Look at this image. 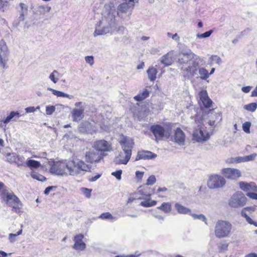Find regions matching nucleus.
Listing matches in <instances>:
<instances>
[{"instance_id":"obj_23","label":"nucleus","mask_w":257,"mask_h":257,"mask_svg":"<svg viewBox=\"0 0 257 257\" xmlns=\"http://www.w3.org/2000/svg\"><path fill=\"white\" fill-rule=\"evenodd\" d=\"M174 207L177 210V212L181 214H188L190 215L191 214V210L179 203H176Z\"/></svg>"},{"instance_id":"obj_24","label":"nucleus","mask_w":257,"mask_h":257,"mask_svg":"<svg viewBox=\"0 0 257 257\" xmlns=\"http://www.w3.org/2000/svg\"><path fill=\"white\" fill-rule=\"evenodd\" d=\"M21 115L18 111H11L9 115L3 120V122L5 124L8 123L11 121H17V118H19Z\"/></svg>"},{"instance_id":"obj_21","label":"nucleus","mask_w":257,"mask_h":257,"mask_svg":"<svg viewBox=\"0 0 257 257\" xmlns=\"http://www.w3.org/2000/svg\"><path fill=\"white\" fill-rule=\"evenodd\" d=\"M4 200L6 201L7 204L9 206L13 204H19V199L13 193H7L4 197Z\"/></svg>"},{"instance_id":"obj_56","label":"nucleus","mask_w":257,"mask_h":257,"mask_svg":"<svg viewBox=\"0 0 257 257\" xmlns=\"http://www.w3.org/2000/svg\"><path fill=\"white\" fill-rule=\"evenodd\" d=\"M246 211H248L249 212H252L255 211V207L254 206H250L246 207L243 208L241 211L245 212Z\"/></svg>"},{"instance_id":"obj_46","label":"nucleus","mask_w":257,"mask_h":257,"mask_svg":"<svg viewBox=\"0 0 257 257\" xmlns=\"http://www.w3.org/2000/svg\"><path fill=\"white\" fill-rule=\"evenodd\" d=\"M213 32V30H211L208 31H207L203 34H198L197 35V37L198 38H204L209 37Z\"/></svg>"},{"instance_id":"obj_49","label":"nucleus","mask_w":257,"mask_h":257,"mask_svg":"<svg viewBox=\"0 0 257 257\" xmlns=\"http://www.w3.org/2000/svg\"><path fill=\"white\" fill-rule=\"evenodd\" d=\"M122 170H119L115 172H113L111 175L114 176L117 180H120L121 179Z\"/></svg>"},{"instance_id":"obj_37","label":"nucleus","mask_w":257,"mask_h":257,"mask_svg":"<svg viewBox=\"0 0 257 257\" xmlns=\"http://www.w3.org/2000/svg\"><path fill=\"white\" fill-rule=\"evenodd\" d=\"M31 176L33 179L41 182H44L46 180V178L44 176L35 172H32L31 174Z\"/></svg>"},{"instance_id":"obj_28","label":"nucleus","mask_w":257,"mask_h":257,"mask_svg":"<svg viewBox=\"0 0 257 257\" xmlns=\"http://www.w3.org/2000/svg\"><path fill=\"white\" fill-rule=\"evenodd\" d=\"M157 70L153 67L149 68L147 71L148 75V78L151 81H154L156 79V75L157 74Z\"/></svg>"},{"instance_id":"obj_11","label":"nucleus","mask_w":257,"mask_h":257,"mask_svg":"<svg viewBox=\"0 0 257 257\" xmlns=\"http://www.w3.org/2000/svg\"><path fill=\"white\" fill-rule=\"evenodd\" d=\"M226 183L225 179L218 175H211L208 181L207 185L211 189L222 188Z\"/></svg>"},{"instance_id":"obj_60","label":"nucleus","mask_w":257,"mask_h":257,"mask_svg":"<svg viewBox=\"0 0 257 257\" xmlns=\"http://www.w3.org/2000/svg\"><path fill=\"white\" fill-rule=\"evenodd\" d=\"M241 162H245V157H236V163H239Z\"/></svg>"},{"instance_id":"obj_20","label":"nucleus","mask_w":257,"mask_h":257,"mask_svg":"<svg viewBox=\"0 0 257 257\" xmlns=\"http://www.w3.org/2000/svg\"><path fill=\"white\" fill-rule=\"evenodd\" d=\"M239 188L244 192H257V186L252 182L247 183L241 181L239 183Z\"/></svg>"},{"instance_id":"obj_58","label":"nucleus","mask_w":257,"mask_h":257,"mask_svg":"<svg viewBox=\"0 0 257 257\" xmlns=\"http://www.w3.org/2000/svg\"><path fill=\"white\" fill-rule=\"evenodd\" d=\"M246 196L252 199L257 200V193L247 192Z\"/></svg>"},{"instance_id":"obj_25","label":"nucleus","mask_w":257,"mask_h":257,"mask_svg":"<svg viewBox=\"0 0 257 257\" xmlns=\"http://www.w3.org/2000/svg\"><path fill=\"white\" fill-rule=\"evenodd\" d=\"M2 52L0 53V68H2L4 69L7 61L6 59V52L7 50V47L5 45H4L1 47Z\"/></svg>"},{"instance_id":"obj_63","label":"nucleus","mask_w":257,"mask_h":257,"mask_svg":"<svg viewBox=\"0 0 257 257\" xmlns=\"http://www.w3.org/2000/svg\"><path fill=\"white\" fill-rule=\"evenodd\" d=\"M101 176V175L97 174L94 177L89 178V181L90 182H94L98 179Z\"/></svg>"},{"instance_id":"obj_38","label":"nucleus","mask_w":257,"mask_h":257,"mask_svg":"<svg viewBox=\"0 0 257 257\" xmlns=\"http://www.w3.org/2000/svg\"><path fill=\"white\" fill-rule=\"evenodd\" d=\"M241 215L242 217L245 218L246 221L250 224H252L254 225L255 226H257V222L253 221L251 218L249 217L246 213L244 211H241Z\"/></svg>"},{"instance_id":"obj_33","label":"nucleus","mask_w":257,"mask_h":257,"mask_svg":"<svg viewBox=\"0 0 257 257\" xmlns=\"http://www.w3.org/2000/svg\"><path fill=\"white\" fill-rule=\"evenodd\" d=\"M51 10V7L45 5L39 6L37 7V11L40 15H44L46 13L49 12Z\"/></svg>"},{"instance_id":"obj_48","label":"nucleus","mask_w":257,"mask_h":257,"mask_svg":"<svg viewBox=\"0 0 257 257\" xmlns=\"http://www.w3.org/2000/svg\"><path fill=\"white\" fill-rule=\"evenodd\" d=\"M156 182V179L154 175H152L147 179L146 184L148 185H152Z\"/></svg>"},{"instance_id":"obj_34","label":"nucleus","mask_w":257,"mask_h":257,"mask_svg":"<svg viewBox=\"0 0 257 257\" xmlns=\"http://www.w3.org/2000/svg\"><path fill=\"white\" fill-rule=\"evenodd\" d=\"M17 155V154L15 153H8L6 154V161L11 164L15 163V162H16Z\"/></svg>"},{"instance_id":"obj_5","label":"nucleus","mask_w":257,"mask_h":257,"mask_svg":"<svg viewBox=\"0 0 257 257\" xmlns=\"http://www.w3.org/2000/svg\"><path fill=\"white\" fill-rule=\"evenodd\" d=\"M232 228L231 223L228 221L219 220L215 226V235L219 238L226 237L229 236Z\"/></svg>"},{"instance_id":"obj_27","label":"nucleus","mask_w":257,"mask_h":257,"mask_svg":"<svg viewBox=\"0 0 257 257\" xmlns=\"http://www.w3.org/2000/svg\"><path fill=\"white\" fill-rule=\"evenodd\" d=\"M47 89L51 91L53 95H56L57 97H66L70 99H71L74 97L73 95H69L62 91L56 90L50 87H48Z\"/></svg>"},{"instance_id":"obj_14","label":"nucleus","mask_w":257,"mask_h":257,"mask_svg":"<svg viewBox=\"0 0 257 257\" xmlns=\"http://www.w3.org/2000/svg\"><path fill=\"white\" fill-rule=\"evenodd\" d=\"M82 104V102H77L75 103V106L78 107L79 108H74L71 111L72 118L74 121L78 122L84 117V107L81 105Z\"/></svg>"},{"instance_id":"obj_26","label":"nucleus","mask_w":257,"mask_h":257,"mask_svg":"<svg viewBox=\"0 0 257 257\" xmlns=\"http://www.w3.org/2000/svg\"><path fill=\"white\" fill-rule=\"evenodd\" d=\"M161 62L166 66H169L172 65L173 59L171 52L167 53L166 54L163 56L161 59Z\"/></svg>"},{"instance_id":"obj_45","label":"nucleus","mask_w":257,"mask_h":257,"mask_svg":"<svg viewBox=\"0 0 257 257\" xmlns=\"http://www.w3.org/2000/svg\"><path fill=\"white\" fill-rule=\"evenodd\" d=\"M210 60L212 62H214L219 65H220L222 63L221 59L217 55L211 56V57L210 58Z\"/></svg>"},{"instance_id":"obj_35","label":"nucleus","mask_w":257,"mask_h":257,"mask_svg":"<svg viewBox=\"0 0 257 257\" xmlns=\"http://www.w3.org/2000/svg\"><path fill=\"white\" fill-rule=\"evenodd\" d=\"M157 204V201L155 200H151L148 199L142 201L140 203V205L143 207H149L155 206Z\"/></svg>"},{"instance_id":"obj_15","label":"nucleus","mask_w":257,"mask_h":257,"mask_svg":"<svg viewBox=\"0 0 257 257\" xmlns=\"http://www.w3.org/2000/svg\"><path fill=\"white\" fill-rule=\"evenodd\" d=\"M222 174L226 178L236 180L241 176L240 171L235 168H224L221 170Z\"/></svg>"},{"instance_id":"obj_30","label":"nucleus","mask_w":257,"mask_h":257,"mask_svg":"<svg viewBox=\"0 0 257 257\" xmlns=\"http://www.w3.org/2000/svg\"><path fill=\"white\" fill-rule=\"evenodd\" d=\"M27 166L31 169H37L41 166L40 162L34 160L29 159L26 162Z\"/></svg>"},{"instance_id":"obj_40","label":"nucleus","mask_w":257,"mask_h":257,"mask_svg":"<svg viewBox=\"0 0 257 257\" xmlns=\"http://www.w3.org/2000/svg\"><path fill=\"white\" fill-rule=\"evenodd\" d=\"M99 218L103 220H113L115 218L109 212H105L101 214L99 216Z\"/></svg>"},{"instance_id":"obj_44","label":"nucleus","mask_w":257,"mask_h":257,"mask_svg":"<svg viewBox=\"0 0 257 257\" xmlns=\"http://www.w3.org/2000/svg\"><path fill=\"white\" fill-rule=\"evenodd\" d=\"M21 8L20 13L24 15H27L28 12V7L25 4L21 3L19 4Z\"/></svg>"},{"instance_id":"obj_17","label":"nucleus","mask_w":257,"mask_h":257,"mask_svg":"<svg viewBox=\"0 0 257 257\" xmlns=\"http://www.w3.org/2000/svg\"><path fill=\"white\" fill-rule=\"evenodd\" d=\"M184 133L179 127L175 131L174 135L172 137V141L180 146L184 145L185 141Z\"/></svg>"},{"instance_id":"obj_41","label":"nucleus","mask_w":257,"mask_h":257,"mask_svg":"<svg viewBox=\"0 0 257 257\" xmlns=\"http://www.w3.org/2000/svg\"><path fill=\"white\" fill-rule=\"evenodd\" d=\"M256 107L257 104L255 102L250 103L244 106V109L251 112L254 111L256 110Z\"/></svg>"},{"instance_id":"obj_22","label":"nucleus","mask_w":257,"mask_h":257,"mask_svg":"<svg viewBox=\"0 0 257 257\" xmlns=\"http://www.w3.org/2000/svg\"><path fill=\"white\" fill-rule=\"evenodd\" d=\"M199 96L200 100L202 101L203 105L206 107L209 108L211 106L212 101L208 97L206 91H201L199 93Z\"/></svg>"},{"instance_id":"obj_61","label":"nucleus","mask_w":257,"mask_h":257,"mask_svg":"<svg viewBox=\"0 0 257 257\" xmlns=\"http://www.w3.org/2000/svg\"><path fill=\"white\" fill-rule=\"evenodd\" d=\"M251 87L250 86H244L241 88V90L244 93H248L251 90Z\"/></svg>"},{"instance_id":"obj_4","label":"nucleus","mask_w":257,"mask_h":257,"mask_svg":"<svg viewBox=\"0 0 257 257\" xmlns=\"http://www.w3.org/2000/svg\"><path fill=\"white\" fill-rule=\"evenodd\" d=\"M71 167L70 161L55 162L51 165L50 169V172L54 175L58 176L70 175V169Z\"/></svg>"},{"instance_id":"obj_18","label":"nucleus","mask_w":257,"mask_h":257,"mask_svg":"<svg viewBox=\"0 0 257 257\" xmlns=\"http://www.w3.org/2000/svg\"><path fill=\"white\" fill-rule=\"evenodd\" d=\"M157 155L151 151L142 150L138 152L137 156L136 158V161L139 160H150L156 158Z\"/></svg>"},{"instance_id":"obj_53","label":"nucleus","mask_w":257,"mask_h":257,"mask_svg":"<svg viewBox=\"0 0 257 257\" xmlns=\"http://www.w3.org/2000/svg\"><path fill=\"white\" fill-rule=\"evenodd\" d=\"M25 15H24V14L20 13V16H19V17L18 18L19 22L18 23H14L13 24L14 26L15 27L17 28L18 27L20 21H24L25 20Z\"/></svg>"},{"instance_id":"obj_64","label":"nucleus","mask_w":257,"mask_h":257,"mask_svg":"<svg viewBox=\"0 0 257 257\" xmlns=\"http://www.w3.org/2000/svg\"><path fill=\"white\" fill-rule=\"evenodd\" d=\"M55 187L54 186H49L47 187L44 191L45 194L48 195L50 193V192L51 190H52Z\"/></svg>"},{"instance_id":"obj_51","label":"nucleus","mask_w":257,"mask_h":257,"mask_svg":"<svg viewBox=\"0 0 257 257\" xmlns=\"http://www.w3.org/2000/svg\"><path fill=\"white\" fill-rule=\"evenodd\" d=\"M55 110V107L54 106H47L46 109V112L47 114L51 115L52 114Z\"/></svg>"},{"instance_id":"obj_50","label":"nucleus","mask_w":257,"mask_h":257,"mask_svg":"<svg viewBox=\"0 0 257 257\" xmlns=\"http://www.w3.org/2000/svg\"><path fill=\"white\" fill-rule=\"evenodd\" d=\"M256 156H257V154L256 153H253L250 155L244 156L245 157V162L253 161L255 160Z\"/></svg>"},{"instance_id":"obj_57","label":"nucleus","mask_w":257,"mask_h":257,"mask_svg":"<svg viewBox=\"0 0 257 257\" xmlns=\"http://www.w3.org/2000/svg\"><path fill=\"white\" fill-rule=\"evenodd\" d=\"M82 190L83 191L84 194L88 198H89L91 195V190L89 189L83 188Z\"/></svg>"},{"instance_id":"obj_39","label":"nucleus","mask_w":257,"mask_h":257,"mask_svg":"<svg viewBox=\"0 0 257 257\" xmlns=\"http://www.w3.org/2000/svg\"><path fill=\"white\" fill-rule=\"evenodd\" d=\"M59 73L56 70H54L49 75V79L54 83H56L58 81L57 76Z\"/></svg>"},{"instance_id":"obj_42","label":"nucleus","mask_w":257,"mask_h":257,"mask_svg":"<svg viewBox=\"0 0 257 257\" xmlns=\"http://www.w3.org/2000/svg\"><path fill=\"white\" fill-rule=\"evenodd\" d=\"M22 229L17 232V233H10L9 235V239L12 243L15 242L16 240V237L19 235H21L22 233Z\"/></svg>"},{"instance_id":"obj_29","label":"nucleus","mask_w":257,"mask_h":257,"mask_svg":"<svg viewBox=\"0 0 257 257\" xmlns=\"http://www.w3.org/2000/svg\"><path fill=\"white\" fill-rule=\"evenodd\" d=\"M26 162L25 158L23 156L17 155L15 164L18 167H25L26 165Z\"/></svg>"},{"instance_id":"obj_13","label":"nucleus","mask_w":257,"mask_h":257,"mask_svg":"<svg viewBox=\"0 0 257 257\" xmlns=\"http://www.w3.org/2000/svg\"><path fill=\"white\" fill-rule=\"evenodd\" d=\"M103 158L102 155L93 148L86 152L85 155L86 161L92 164L100 162Z\"/></svg>"},{"instance_id":"obj_62","label":"nucleus","mask_w":257,"mask_h":257,"mask_svg":"<svg viewBox=\"0 0 257 257\" xmlns=\"http://www.w3.org/2000/svg\"><path fill=\"white\" fill-rule=\"evenodd\" d=\"M228 247V244L226 243L220 244L219 246V248L221 250H226Z\"/></svg>"},{"instance_id":"obj_9","label":"nucleus","mask_w":257,"mask_h":257,"mask_svg":"<svg viewBox=\"0 0 257 257\" xmlns=\"http://www.w3.org/2000/svg\"><path fill=\"white\" fill-rule=\"evenodd\" d=\"M150 130L155 137L157 142L162 140L164 137L168 139L171 134V128H168L166 130L160 124L152 125Z\"/></svg>"},{"instance_id":"obj_12","label":"nucleus","mask_w":257,"mask_h":257,"mask_svg":"<svg viewBox=\"0 0 257 257\" xmlns=\"http://www.w3.org/2000/svg\"><path fill=\"white\" fill-rule=\"evenodd\" d=\"M193 137L196 142L201 143L207 141L209 139L210 136L204 128L200 127L194 131Z\"/></svg>"},{"instance_id":"obj_47","label":"nucleus","mask_w":257,"mask_h":257,"mask_svg":"<svg viewBox=\"0 0 257 257\" xmlns=\"http://www.w3.org/2000/svg\"><path fill=\"white\" fill-rule=\"evenodd\" d=\"M251 126V123L249 121H246L243 123L242 124V129L244 132L246 133H250V127Z\"/></svg>"},{"instance_id":"obj_1","label":"nucleus","mask_w":257,"mask_h":257,"mask_svg":"<svg viewBox=\"0 0 257 257\" xmlns=\"http://www.w3.org/2000/svg\"><path fill=\"white\" fill-rule=\"evenodd\" d=\"M178 63L180 70L188 78L196 76L198 73L201 80H206L209 78L208 70L201 67L205 63L204 58L196 55L190 50L182 51L180 53Z\"/></svg>"},{"instance_id":"obj_7","label":"nucleus","mask_w":257,"mask_h":257,"mask_svg":"<svg viewBox=\"0 0 257 257\" xmlns=\"http://www.w3.org/2000/svg\"><path fill=\"white\" fill-rule=\"evenodd\" d=\"M247 198L240 191L235 192L230 198L228 204L230 207L234 208L243 207L246 203Z\"/></svg>"},{"instance_id":"obj_32","label":"nucleus","mask_w":257,"mask_h":257,"mask_svg":"<svg viewBox=\"0 0 257 257\" xmlns=\"http://www.w3.org/2000/svg\"><path fill=\"white\" fill-rule=\"evenodd\" d=\"M157 208L161 210L166 213H169L172 210L171 204L169 202H163L162 205L158 207Z\"/></svg>"},{"instance_id":"obj_59","label":"nucleus","mask_w":257,"mask_h":257,"mask_svg":"<svg viewBox=\"0 0 257 257\" xmlns=\"http://www.w3.org/2000/svg\"><path fill=\"white\" fill-rule=\"evenodd\" d=\"M144 175V172L141 171H137L136 172V178L138 179H142Z\"/></svg>"},{"instance_id":"obj_54","label":"nucleus","mask_w":257,"mask_h":257,"mask_svg":"<svg viewBox=\"0 0 257 257\" xmlns=\"http://www.w3.org/2000/svg\"><path fill=\"white\" fill-rule=\"evenodd\" d=\"M20 206H21V202H20L19 204H13V205H12V206H13L12 210L17 213L19 212L20 211V209L21 208Z\"/></svg>"},{"instance_id":"obj_55","label":"nucleus","mask_w":257,"mask_h":257,"mask_svg":"<svg viewBox=\"0 0 257 257\" xmlns=\"http://www.w3.org/2000/svg\"><path fill=\"white\" fill-rule=\"evenodd\" d=\"M39 106L35 108L34 106L28 107L25 108V111L27 113L34 112L37 109H39Z\"/></svg>"},{"instance_id":"obj_52","label":"nucleus","mask_w":257,"mask_h":257,"mask_svg":"<svg viewBox=\"0 0 257 257\" xmlns=\"http://www.w3.org/2000/svg\"><path fill=\"white\" fill-rule=\"evenodd\" d=\"M85 61L92 66L94 64V57L92 56H87L85 58Z\"/></svg>"},{"instance_id":"obj_10","label":"nucleus","mask_w":257,"mask_h":257,"mask_svg":"<svg viewBox=\"0 0 257 257\" xmlns=\"http://www.w3.org/2000/svg\"><path fill=\"white\" fill-rule=\"evenodd\" d=\"M92 148L98 152L103 157L112 151L111 144L104 140L95 141L93 143Z\"/></svg>"},{"instance_id":"obj_36","label":"nucleus","mask_w":257,"mask_h":257,"mask_svg":"<svg viewBox=\"0 0 257 257\" xmlns=\"http://www.w3.org/2000/svg\"><path fill=\"white\" fill-rule=\"evenodd\" d=\"M194 219H199L203 221L206 224H207V218L205 215L202 214H196L195 213H192L190 215Z\"/></svg>"},{"instance_id":"obj_16","label":"nucleus","mask_w":257,"mask_h":257,"mask_svg":"<svg viewBox=\"0 0 257 257\" xmlns=\"http://www.w3.org/2000/svg\"><path fill=\"white\" fill-rule=\"evenodd\" d=\"M84 235L82 234H79L74 237L73 240L74 244L73 248L76 250H84L85 249L86 245L83 241Z\"/></svg>"},{"instance_id":"obj_43","label":"nucleus","mask_w":257,"mask_h":257,"mask_svg":"<svg viewBox=\"0 0 257 257\" xmlns=\"http://www.w3.org/2000/svg\"><path fill=\"white\" fill-rule=\"evenodd\" d=\"M8 7V0H0V11L4 12Z\"/></svg>"},{"instance_id":"obj_6","label":"nucleus","mask_w":257,"mask_h":257,"mask_svg":"<svg viewBox=\"0 0 257 257\" xmlns=\"http://www.w3.org/2000/svg\"><path fill=\"white\" fill-rule=\"evenodd\" d=\"M134 8V4L131 3L125 2L119 4L115 10V18L118 17L121 20H130Z\"/></svg>"},{"instance_id":"obj_2","label":"nucleus","mask_w":257,"mask_h":257,"mask_svg":"<svg viewBox=\"0 0 257 257\" xmlns=\"http://www.w3.org/2000/svg\"><path fill=\"white\" fill-rule=\"evenodd\" d=\"M104 13H106V16L105 15V18L96 25L93 33L94 37L104 35L107 33L112 34L116 28L117 22L113 3H110L105 5Z\"/></svg>"},{"instance_id":"obj_31","label":"nucleus","mask_w":257,"mask_h":257,"mask_svg":"<svg viewBox=\"0 0 257 257\" xmlns=\"http://www.w3.org/2000/svg\"><path fill=\"white\" fill-rule=\"evenodd\" d=\"M149 95V91L147 89H145L143 92H140L137 95L135 96L134 99L136 101H140L148 97Z\"/></svg>"},{"instance_id":"obj_19","label":"nucleus","mask_w":257,"mask_h":257,"mask_svg":"<svg viewBox=\"0 0 257 257\" xmlns=\"http://www.w3.org/2000/svg\"><path fill=\"white\" fill-rule=\"evenodd\" d=\"M209 121L210 125L213 126L216 125V122H220L221 119V113L219 112H215L213 110H210L208 112Z\"/></svg>"},{"instance_id":"obj_8","label":"nucleus","mask_w":257,"mask_h":257,"mask_svg":"<svg viewBox=\"0 0 257 257\" xmlns=\"http://www.w3.org/2000/svg\"><path fill=\"white\" fill-rule=\"evenodd\" d=\"M71 167L70 169V175H77L80 173V172L90 171L91 166L87 165L84 162L80 160H73L70 161Z\"/></svg>"},{"instance_id":"obj_3","label":"nucleus","mask_w":257,"mask_h":257,"mask_svg":"<svg viewBox=\"0 0 257 257\" xmlns=\"http://www.w3.org/2000/svg\"><path fill=\"white\" fill-rule=\"evenodd\" d=\"M119 143L123 152H120L119 155L114 158V162L116 164L126 165L130 160L132 155L134 142L132 139L122 136Z\"/></svg>"}]
</instances>
